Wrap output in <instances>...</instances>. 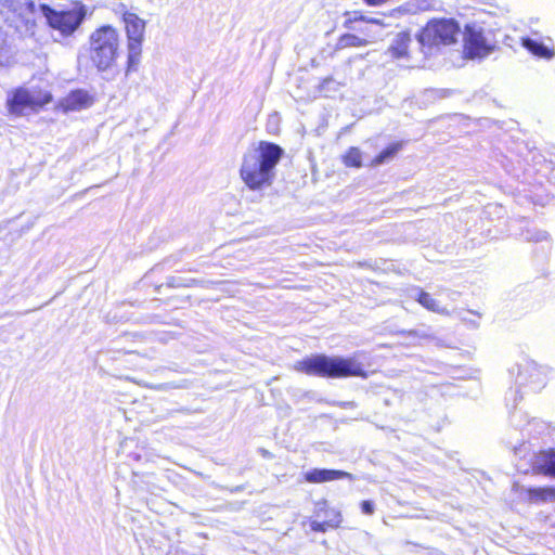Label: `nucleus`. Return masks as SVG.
Listing matches in <instances>:
<instances>
[{
	"label": "nucleus",
	"mask_w": 555,
	"mask_h": 555,
	"mask_svg": "<svg viewBox=\"0 0 555 555\" xmlns=\"http://www.w3.org/2000/svg\"><path fill=\"white\" fill-rule=\"evenodd\" d=\"M283 150L274 143L260 141L251 146L243 157L241 177L251 190L269 185L274 177V168L280 162Z\"/></svg>",
	"instance_id": "nucleus-1"
},
{
	"label": "nucleus",
	"mask_w": 555,
	"mask_h": 555,
	"mask_svg": "<svg viewBox=\"0 0 555 555\" xmlns=\"http://www.w3.org/2000/svg\"><path fill=\"white\" fill-rule=\"evenodd\" d=\"M294 369L308 375L341 378L349 376L366 377L362 363L356 358L327 357L317 354L295 363Z\"/></svg>",
	"instance_id": "nucleus-2"
},
{
	"label": "nucleus",
	"mask_w": 555,
	"mask_h": 555,
	"mask_svg": "<svg viewBox=\"0 0 555 555\" xmlns=\"http://www.w3.org/2000/svg\"><path fill=\"white\" fill-rule=\"evenodd\" d=\"M90 60L99 72L115 67L119 56L120 38L116 28L103 25L91 33L89 38Z\"/></svg>",
	"instance_id": "nucleus-3"
},
{
	"label": "nucleus",
	"mask_w": 555,
	"mask_h": 555,
	"mask_svg": "<svg viewBox=\"0 0 555 555\" xmlns=\"http://www.w3.org/2000/svg\"><path fill=\"white\" fill-rule=\"evenodd\" d=\"M39 9L48 25L63 37L72 36L87 15V8L82 3H76L68 10H55L48 4H40Z\"/></svg>",
	"instance_id": "nucleus-4"
},
{
	"label": "nucleus",
	"mask_w": 555,
	"mask_h": 555,
	"mask_svg": "<svg viewBox=\"0 0 555 555\" xmlns=\"http://www.w3.org/2000/svg\"><path fill=\"white\" fill-rule=\"evenodd\" d=\"M511 374L516 375L515 383L518 387L517 390L511 391V395L514 396V405L517 403V392L519 390L525 389L533 392L539 391L545 386L547 379L546 370L530 360H524L521 363L512 367Z\"/></svg>",
	"instance_id": "nucleus-5"
},
{
	"label": "nucleus",
	"mask_w": 555,
	"mask_h": 555,
	"mask_svg": "<svg viewBox=\"0 0 555 555\" xmlns=\"http://www.w3.org/2000/svg\"><path fill=\"white\" fill-rule=\"evenodd\" d=\"M124 22L128 39L127 73L135 72L141 62L142 42L145 31V22L134 13H125Z\"/></svg>",
	"instance_id": "nucleus-6"
},
{
	"label": "nucleus",
	"mask_w": 555,
	"mask_h": 555,
	"mask_svg": "<svg viewBox=\"0 0 555 555\" xmlns=\"http://www.w3.org/2000/svg\"><path fill=\"white\" fill-rule=\"evenodd\" d=\"M460 26L453 18L433 20L420 35V42L425 46L451 44L455 42Z\"/></svg>",
	"instance_id": "nucleus-7"
},
{
	"label": "nucleus",
	"mask_w": 555,
	"mask_h": 555,
	"mask_svg": "<svg viewBox=\"0 0 555 555\" xmlns=\"http://www.w3.org/2000/svg\"><path fill=\"white\" fill-rule=\"evenodd\" d=\"M52 101L50 92L18 88L8 99V109L11 114L22 115L26 109L36 111Z\"/></svg>",
	"instance_id": "nucleus-8"
},
{
	"label": "nucleus",
	"mask_w": 555,
	"mask_h": 555,
	"mask_svg": "<svg viewBox=\"0 0 555 555\" xmlns=\"http://www.w3.org/2000/svg\"><path fill=\"white\" fill-rule=\"evenodd\" d=\"M490 34H486L482 26L467 24L464 31L465 51L469 57H485L494 48Z\"/></svg>",
	"instance_id": "nucleus-9"
},
{
	"label": "nucleus",
	"mask_w": 555,
	"mask_h": 555,
	"mask_svg": "<svg viewBox=\"0 0 555 555\" xmlns=\"http://www.w3.org/2000/svg\"><path fill=\"white\" fill-rule=\"evenodd\" d=\"M0 8L2 13L12 12L26 23L30 21L36 10L33 0H0Z\"/></svg>",
	"instance_id": "nucleus-10"
},
{
	"label": "nucleus",
	"mask_w": 555,
	"mask_h": 555,
	"mask_svg": "<svg viewBox=\"0 0 555 555\" xmlns=\"http://www.w3.org/2000/svg\"><path fill=\"white\" fill-rule=\"evenodd\" d=\"M344 478L353 479L350 473L337 469L313 468L305 474L306 481L310 483H322Z\"/></svg>",
	"instance_id": "nucleus-11"
},
{
	"label": "nucleus",
	"mask_w": 555,
	"mask_h": 555,
	"mask_svg": "<svg viewBox=\"0 0 555 555\" xmlns=\"http://www.w3.org/2000/svg\"><path fill=\"white\" fill-rule=\"evenodd\" d=\"M91 103L92 99L86 91L75 90L61 101V106L65 112H74L87 108Z\"/></svg>",
	"instance_id": "nucleus-12"
},
{
	"label": "nucleus",
	"mask_w": 555,
	"mask_h": 555,
	"mask_svg": "<svg viewBox=\"0 0 555 555\" xmlns=\"http://www.w3.org/2000/svg\"><path fill=\"white\" fill-rule=\"evenodd\" d=\"M533 469L538 474L555 476V451L540 452L534 456Z\"/></svg>",
	"instance_id": "nucleus-13"
},
{
	"label": "nucleus",
	"mask_w": 555,
	"mask_h": 555,
	"mask_svg": "<svg viewBox=\"0 0 555 555\" xmlns=\"http://www.w3.org/2000/svg\"><path fill=\"white\" fill-rule=\"evenodd\" d=\"M410 296L417 300L424 308H426L429 311L449 315L450 312L446 307H441L436 299L431 297L430 294L420 289V288H413L411 289Z\"/></svg>",
	"instance_id": "nucleus-14"
},
{
	"label": "nucleus",
	"mask_w": 555,
	"mask_h": 555,
	"mask_svg": "<svg viewBox=\"0 0 555 555\" xmlns=\"http://www.w3.org/2000/svg\"><path fill=\"white\" fill-rule=\"evenodd\" d=\"M522 46L535 56L547 60L553 57V51L534 39L524 38Z\"/></svg>",
	"instance_id": "nucleus-15"
},
{
	"label": "nucleus",
	"mask_w": 555,
	"mask_h": 555,
	"mask_svg": "<svg viewBox=\"0 0 555 555\" xmlns=\"http://www.w3.org/2000/svg\"><path fill=\"white\" fill-rule=\"evenodd\" d=\"M529 500L533 503L552 501L555 498V489L546 488H531L528 489Z\"/></svg>",
	"instance_id": "nucleus-16"
},
{
	"label": "nucleus",
	"mask_w": 555,
	"mask_h": 555,
	"mask_svg": "<svg viewBox=\"0 0 555 555\" xmlns=\"http://www.w3.org/2000/svg\"><path fill=\"white\" fill-rule=\"evenodd\" d=\"M410 37L406 34H398L390 50L396 57H402L408 53Z\"/></svg>",
	"instance_id": "nucleus-17"
},
{
	"label": "nucleus",
	"mask_w": 555,
	"mask_h": 555,
	"mask_svg": "<svg viewBox=\"0 0 555 555\" xmlns=\"http://www.w3.org/2000/svg\"><path fill=\"white\" fill-rule=\"evenodd\" d=\"M333 514H334V518H332L327 521H323V522H319L317 520L312 521L310 525L311 530L317 531V532H325L328 527H331V528L338 527V525L340 524V520H341L340 513L333 511Z\"/></svg>",
	"instance_id": "nucleus-18"
},
{
	"label": "nucleus",
	"mask_w": 555,
	"mask_h": 555,
	"mask_svg": "<svg viewBox=\"0 0 555 555\" xmlns=\"http://www.w3.org/2000/svg\"><path fill=\"white\" fill-rule=\"evenodd\" d=\"M366 44V39L360 38L352 34L343 35L338 40V47L341 49L349 47H365Z\"/></svg>",
	"instance_id": "nucleus-19"
},
{
	"label": "nucleus",
	"mask_w": 555,
	"mask_h": 555,
	"mask_svg": "<svg viewBox=\"0 0 555 555\" xmlns=\"http://www.w3.org/2000/svg\"><path fill=\"white\" fill-rule=\"evenodd\" d=\"M344 164L348 167H361L362 155L358 147H350L344 156Z\"/></svg>",
	"instance_id": "nucleus-20"
},
{
	"label": "nucleus",
	"mask_w": 555,
	"mask_h": 555,
	"mask_svg": "<svg viewBox=\"0 0 555 555\" xmlns=\"http://www.w3.org/2000/svg\"><path fill=\"white\" fill-rule=\"evenodd\" d=\"M400 149V144H392L388 146L386 150L380 152L372 162L374 166H379L386 163L388 159L392 158Z\"/></svg>",
	"instance_id": "nucleus-21"
},
{
	"label": "nucleus",
	"mask_w": 555,
	"mask_h": 555,
	"mask_svg": "<svg viewBox=\"0 0 555 555\" xmlns=\"http://www.w3.org/2000/svg\"><path fill=\"white\" fill-rule=\"evenodd\" d=\"M194 282H195L194 280H190L189 283H184L181 278H171L169 284L175 287H180V286L189 287Z\"/></svg>",
	"instance_id": "nucleus-22"
},
{
	"label": "nucleus",
	"mask_w": 555,
	"mask_h": 555,
	"mask_svg": "<svg viewBox=\"0 0 555 555\" xmlns=\"http://www.w3.org/2000/svg\"><path fill=\"white\" fill-rule=\"evenodd\" d=\"M361 509L366 515H372L374 513V504L371 501H362Z\"/></svg>",
	"instance_id": "nucleus-23"
},
{
	"label": "nucleus",
	"mask_w": 555,
	"mask_h": 555,
	"mask_svg": "<svg viewBox=\"0 0 555 555\" xmlns=\"http://www.w3.org/2000/svg\"><path fill=\"white\" fill-rule=\"evenodd\" d=\"M545 237V234L543 232H538L537 235L534 236H529L528 240H532V241H542L543 238Z\"/></svg>",
	"instance_id": "nucleus-24"
},
{
	"label": "nucleus",
	"mask_w": 555,
	"mask_h": 555,
	"mask_svg": "<svg viewBox=\"0 0 555 555\" xmlns=\"http://www.w3.org/2000/svg\"><path fill=\"white\" fill-rule=\"evenodd\" d=\"M364 1L371 5H378V4L386 2L387 0H364Z\"/></svg>",
	"instance_id": "nucleus-25"
},
{
	"label": "nucleus",
	"mask_w": 555,
	"mask_h": 555,
	"mask_svg": "<svg viewBox=\"0 0 555 555\" xmlns=\"http://www.w3.org/2000/svg\"><path fill=\"white\" fill-rule=\"evenodd\" d=\"M409 335H411V336H417V337H425V335H424V334H418L416 331H410V332H409Z\"/></svg>",
	"instance_id": "nucleus-26"
}]
</instances>
